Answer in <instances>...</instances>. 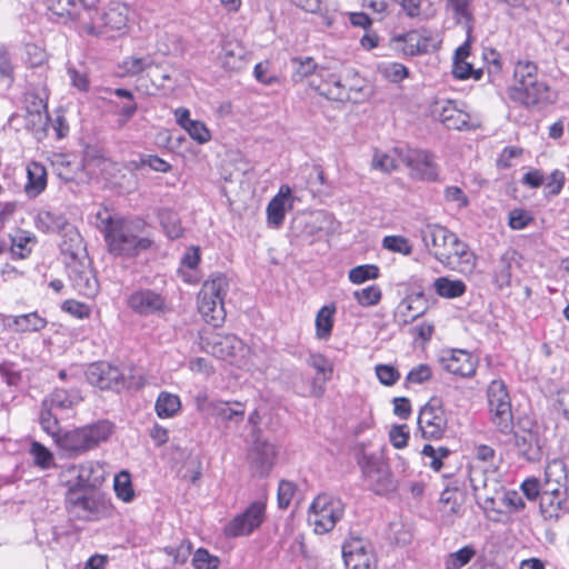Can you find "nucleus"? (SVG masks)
<instances>
[{"instance_id": "1", "label": "nucleus", "mask_w": 569, "mask_h": 569, "mask_svg": "<svg viewBox=\"0 0 569 569\" xmlns=\"http://www.w3.org/2000/svg\"><path fill=\"white\" fill-rule=\"evenodd\" d=\"M508 97L526 108H543L555 102L556 96L543 80L538 78L536 63L518 61L513 69V84L507 90Z\"/></svg>"}, {"instance_id": "2", "label": "nucleus", "mask_w": 569, "mask_h": 569, "mask_svg": "<svg viewBox=\"0 0 569 569\" xmlns=\"http://www.w3.org/2000/svg\"><path fill=\"white\" fill-rule=\"evenodd\" d=\"M100 219V228L103 230L108 250L114 256L133 258L150 250L154 242L148 237H138L133 233L131 226L123 219H114L110 214Z\"/></svg>"}, {"instance_id": "3", "label": "nucleus", "mask_w": 569, "mask_h": 569, "mask_svg": "<svg viewBox=\"0 0 569 569\" xmlns=\"http://www.w3.org/2000/svg\"><path fill=\"white\" fill-rule=\"evenodd\" d=\"M112 433L113 425L108 420H100L62 432L57 437L56 443L67 457L74 458L106 442Z\"/></svg>"}, {"instance_id": "4", "label": "nucleus", "mask_w": 569, "mask_h": 569, "mask_svg": "<svg viewBox=\"0 0 569 569\" xmlns=\"http://www.w3.org/2000/svg\"><path fill=\"white\" fill-rule=\"evenodd\" d=\"M229 290V280L222 273L207 279L198 293V310L203 320L213 327L220 326L226 319L224 297Z\"/></svg>"}, {"instance_id": "5", "label": "nucleus", "mask_w": 569, "mask_h": 569, "mask_svg": "<svg viewBox=\"0 0 569 569\" xmlns=\"http://www.w3.org/2000/svg\"><path fill=\"white\" fill-rule=\"evenodd\" d=\"M360 466L366 487L379 496H386L397 489V481L388 463L377 453H361Z\"/></svg>"}, {"instance_id": "6", "label": "nucleus", "mask_w": 569, "mask_h": 569, "mask_svg": "<svg viewBox=\"0 0 569 569\" xmlns=\"http://www.w3.org/2000/svg\"><path fill=\"white\" fill-rule=\"evenodd\" d=\"M489 420L495 429L506 436L513 430V413L507 386L502 380H493L487 389Z\"/></svg>"}, {"instance_id": "7", "label": "nucleus", "mask_w": 569, "mask_h": 569, "mask_svg": "<svg viewBox=\"0 0 569 569\" xmlns=\"http://www.w3.org/2000/svg\"><path fill=\"white\" fill-rule=\"evenodd\" d=\"M343 515V503L329 495H319L311 503L309 522L317 533H326L333 529Z\"/></svg>"}, {"instance_id": "8", "label": "nucleus", "mask_w": 569, "mask_h": 569, "mask_svg": "<svg viewBox=\"0 0 569 569\" xmlns=\"http://www.w3.org/2000/svg\"><path fill=\"white\" fill-rule=\"evenodd\" d=\"M418 429L426 440H440L448 429V418L439 398H431L418 415Z\"/></svg>"}, {"instance_id": "9", "label": "nucleus", "mask_w": 569, "mask_h": 569, "mask_svg": "<svg viewBox=\"0 0 569 569\" xmlns=\"http://www.w3.org/2000/svg\"><path fill=\"white\" fill-rule=\"evenodd\" d=\"M433 258L446 268L460 273H470L477 264V257L470 247L453 233L446 252H435Z\"/></svg>"}, {"instance_id": "10", "label": "nucleus", "mask_w": 569, "mask_h": 569, "mask_svg": "<svg viewBox=\"0 0 569 569\" xmlns=\"http://www.w3.org/2000/svg\"><path fill=\"white\" fill-rule=\"evenodd\" d=\"M399 160L410 169V176L418 180L435 181L438 178V168L433 156L421 149L406 147L395 148Z\"/></svg>"}, {"instance_id": "11", "label": "nucleus", "mask_w": 569, "mask_h": 569, "mask_svg": "<svg viewBox=\"0 0 569 569\" xmlns=\"http://www.w3.org/2000/svg\"><path fill=\"white\" fill-rule=\"evenodd\" d=\"M66 503L70 513L83 520H96L104 515L106 501L86 490L69 488Z\"/></svg>"}, {"instance_id": "12", "label": "nucleus", "mask_w": 569, "mask_h": 569, "mask_svg": "<svg viewBox=\"0 0 569 569\" xmlns=\"http://www.w3.org/2000/svg\"><path fill=\"white\" fill-rule=\"evenodd\" d=\"M61 481L69 485V488L80 490L94 488L103 481V469L98 462L93 461L72 465L62 471Z\"/></svg>"}, {"instance_id": "13", "label": "nucleus", "mask_w": 569, "mask_h": 569, "mask_svg": "<svg viewBox=\"0 0 569 569\" xmlns=\"http://www.w3.org/2000/svg\"><path fill=\"white\" fill-rule=\"evenodd\" d=\"M277 458L274 445L263 439V437L251 439V445L247 452V461L252 476L266 477L270 473Z\"/></svg>"}, {"instance_id": "14", "label": "nucleus", "mask_w": 569, "mask_h": 569, "mask_svg": "<svg viewBox=\"0 0 569 569\" xmlns=\"http://www.w3.org/2000/svg\"><path fill=\"white\" fill-rule=\"evenodd\" d=\"M204 348L212 356L231 363L239 362L247 353V347L234 335L214 333L204 340Z\"/></svg>"}, {"instance_id": "15", "label": "nucleus", "mask_w": 569, "mask_h": 569, "mask_svg": "<svg viewBox=\"0 0 569 569\" xmlns=\"http://www.w3.org/2000/svg\"><path fill=\"white\" fill-rule=\"evenodd\" d=\"M266 513V502L253 501L240 515L236 516L224 528L227 537H242L250 535L263 522Z\"/></svg>"}, {"instance_id": "16", "label": "nucleus", "mask_w": 569, "mask_h": 569, "mask_svg": "<svg viewBox=\"0 0 569 569\" xmlns=\"http://www.w3.org/2000/svg\"><path fill=\"white\" fill-rule=\"evenodd\" d=\"M36 224L39 230L48 233L66 231V236L70 237L76 249H79L81 246V236L71 224H69L66 217L59 212L41 210L37 216ZM62 250L70 251L72 256L77 254L73 250V244L68 248H62Z\"/></svg>"}, {"instance_id": "17", "label": "nucleus", "mask_w": 569, "mask_h": 569, "mask_svg": "<svg viewBox=\"0 0 569 569\" xmlns=\"http://www.w3.org/2000/svg\"><path fill=\"white\" fill-rule=\"evenodd\" d=\"M88 382L102 390H120L126 387L123 375L118 367L106 361H98L89 365L86 370Z\"/></svg>"}, {"instance_id": "18", "label": "nucleus", "mask_w": 569, "mask_h": 569, "mask_svg": "<svg viewBox=\"0 0 569 569\" xmlns=\"http://www.w3.org/2000/svg\"><path fill=\"white\" fill-rule=\"evenodd\" d=\"M342 557L347 569H372L373 556L370 543L362 538L351 537L342 546Z\"/></svg>"}, {"instance_id": "19", "label": "nucleus", "mask_w": 569, "mask_h": 569, "mask_svg": "<svg viewBox=\"0 0 569 569\" xmlns=\"http://www.w3.org/2000/svg\"><path fill=\"white\" fill-rule=\"evenodd\" d=\"M128 307L140 316H150L162 312L166 299L162 295L151 289L133 291L127 299Z\"/></svg>"}, {"instance_id": "20", "label": "nucleus", "mask_w": 569, "mask_h": 569, "mask_svg": "<svg viewBox=\"0 0 569 569\" xmlns=\"http://www.w3.org/2000/svg\"><path fill=\"white\" fill-rule=\"evenodd\" d=\"M69 279L73 289L87 298H93L99 291L93 271L81 262H74L69 267Z\"/></svg>"}, {"instance_id": "21", "label": "nucleus", "mask_w": 569, "mask_h": 569, "mask_svg": "<svg viewBox=\"0 0 569 569\" xmlns=\"http://www.w3.org/2000/svg\"><path fill=\"white\" fill-rule=\"evenodd\" d=\"M455 232L437 223H428L420 230V237L428 250L433 257L435 252H446L448 243Z\"/></svg>"}, {"instance_id": "22", "label": "nucleus", "mask_w": 569, "mask_h": 569, "mask_svg": "<svg viewBox=\"0 0 569 569\" xmlns=\"http://www.w3.org/2000/svg\"><path fill=\"white\" fill-rule=\"evenodd\" d=\"M129 8L121 2H110L102 11V36L111 31L124 32L128 26Z\"/></svg>"}, {"instance_id": "23", "label": "nucleus", "mask_w": 569, "mask_h": 569, "mask_svg": "<svg viewBox=\"0 0 569 569\" xmlns=\"http://www.w3.org/2000/svg\"><path fill=\"white\" fill-rule=\"evenodd\" d=\"M441 363L448 372L460 377H471L476 372V360L465 350H452L448 357L441 358Z\"/></svg>"}, {"instance_id": "24", "label": "nucleus", "mask_w": 569, "mask_h": 569, "mask_svg": "<svg viewBox=\"0 0 569 569\" xmlns=\"http://www.w3.org/2000/svg\"><path fill=\"white\" fill-rule=\"evenodd\" d=\"M99 18H102V12L96 6L89 4L87 0H80L73 21H77L89 36H102V21Z\"/></svg>"}, {"instance_id": "25", "label": "nucleus", "mask_w": 569, "mask_h": 569, "mask_svg": "<svg viewBox=\"0 0 569 569\" xmlns=\"http://www.w3.org/2000/svg\"><path fill=\"white\" fill-rule=\"evenodd\" d=\"M469 481L477 500H483L486 505L492 506L495 498L488 495L490 477L482 467L471 465L469 468Z\"/></svg>"}, {"instance_id": "26", "label": "nucleus", "mask_w": 569, "mask_h": 569, "mask_svg": "<svg viewBox=\"0 0 569 569\" xmlns=\"http://www.w3.org/2000/svg\"><path fill=\"white\" fill-rule=\"evenodd\" d=\"M291 196L288 186H281L279 192L269 201L267 206L268 223L273 227H280L284 220L286 204Z\"/></svg>"}, {"instance_id": "27", "label": "nucleus", "mask_w": 569, "mask_h": 569, "mask_svg": "<svg viewBox=\"0 0 569 569\" xmlns=\"http://www.w3.org/2000/svg\"><path fill=\"white\" fill-rule=\"evenodd\" d=\"M517 252L507 250L501 254L495 264L493 280L496 286L502 290L511 284L512 269L516 264Z\"/></svg>"}, {"instance_id": "28", "label": "nucleus", "mask_w": 569, "mask_h": 569, "mask_svg": "<svg viewBox=\"0 0 569 569\" xmlns=\"http://www.w3.org/2000/svg\"><path fill=\"white\" fill-rule=\"evenodd\" d=\"M440 121L453 130H463L469 128L470 116L458 109L453 101H447L439 113Z\"/></svg>"}, {"instance_id": "29", "label": "nucleus", "mask_w": 569, "mask_h": 569, "mask_svg": "<svg viewBox=\"0 0 569 569\" xmlns=\"http://www.w3.org/2000/svg\"><path fill=\"white\" fill-rule=\"evenodd\" d=\"M540 513L546 520H558L569 512L568 498L542 493L539 499Z\"/></svg>"}, {"instance_id": "30", "label": "nucleus", "mask_w": 569, "mask_h": 569, "mask_svg": "<svg viewBox=\"0 0 569 569\" xmlns=\"http://www.w3.org/2000/svg\"><path fill=\"white\" fill-rule=\"evenodd\" d=\"M246 49L237 41L224 43L220 52L221 66L226 70H240L246 64Z\"/></svg>"}, {"instance_id": "31", "label": "nucleus", "mask_w": 569, "mask_h": 569, "mask_svg": "<svg viewBox=\"0 0 569 569\" xmlns=\"http://www.w3.org/2000/svg\"><path fill=\"white\" fill-rule=\"evenodd\" d=\"M46 3L50 19L63 23L74 20L80 6V1L76 2L74 0H47Z\"/></svg>"}, {"instance_id": "32", "label": "nucleus", "mask_w": 569, "mask_h": 569, "mask_svg": "<svg viewBox=\"0 0 569 569\" xmlns=\"http://www.w3.org/2000/svg\"><path fill=\"white\" fill-rule=\"evenodd\" d=\"M27 176L28 181L24 184V192L28 194V197L36 198L46 189V168L38 162H32L27 168Z\"/></svg>"}, {"instance_id": "33", "label": "nucleus", "mask_w": 569, "mask_h": 569, "mask_svg": "<svg viewBox=\"0 0 569 569\" xmlns=\"http://www.w3.org/2000/svg\"><path fill=\"white\" fill-rule=\"evenodd\" d=\"M82 400L78 390H64L54 389L49 396L42 401L44 406H49L52 409L67 410L77 406Z\"/></svg>"}, {"instance_id": "34", "label": "nucleus", "mask_w": 569, "mask_h": 569, "mask_svg": "<svg viewBox=\"0 0 569 569\" xmlns=\"http://www.w3.org/2000/svg\"><path fill=\"white\" fill-rule=\"evenodd\" d=\"M316 90L319 92V94L333 101H345L352 99L346 89V83H342L341 79L335 74H329L328 79L316 86Z\"/></svg>"}, {"instance_id": "35", "label": "nucleus", "mask_w": 569, "mask_h": 569, "mask_svg": "<svg viewBox=\"0 0 569 569\" xmlns=\"http://www.w3.org/2000/svg\"><path fill=\"white\" fill-rule=\"evenodd\" d=\"M473 0H446V8L451 12L457 23L463 24L468 32H471L473 22Z\"/></svg>"}, {"instance_id": "36", "label": "nucleus", "mask_w": 569, "mask_h": 569, "mask_svg": "<svg viewBox=\"0 0 569 569\" xmlns=\"http://www.w3.org/2000/svg\"><path fill=\"white\" fill-rule=\"evenodd\" d=\"M211 416L218 417L224 421H241L244 416V406L241 402H226L216 400L211 405Z\"/></svg>"}, {"instance_id": "37", "label": "nucleus", "mask_w": 569, "mask_h": 569, "mask_svg": "<svg viewBox=\"0 0 569 569\" xmlns=\"http://www.w3.org/2000/svg\"><path fill=\"white\" fill-rule=\"evenodd\" d=\"M433 288L438 296L447 299L459 298L467 290V286L462 280H452L447 277L437 278L433 282Z\"/></svg>"}, {"instance_id": "38", "label": "nucleus", "mask_w": 569, "mask_h": 569, "mask_svg": "<svg viewBox=\"0 0 569 569\" xmlns=\"http://www.w3.org/2000/svg\"><path fill=\"white\" fill-rule=\"evenodd\" d=\"M335 305L323 306L316 316V331L319 339L327 340L333 328Z\"/></svg>"}, {"instance_id": "39", "label": "nucleus", "mask_w": 569, "mask_h": 569, "mask_svg": "<svg viewBox=\"0 0 569 569\" xmlns=\"http://www.w3.org/2000/svg\"><path fill=\"white\" fill-rule=\"evenodd\" d=\"M181 408L180 398L176 395L162 391L156 401V411L160 418L174 416Z\"/></svg>"}, {"instance_id": "40", "label": "nucleus", "mask_w": 569, "mask_h": 569, "mask_svg": "<svg viewBox=\"0 0 569 569\" xmlns=\"http://www.w3.org/2000/svg\"><path fill=\"white\" fill-rule=\"evenodd\" d=\"M158 216L168 238L174 240L182 236L183 229L176 212L170 209H161Z\"/></svg>"}, {"instance_id": "41", "label": "nucleus", "mask_w": 569, "mask_h": 569, "mask_svg": "<svg viewBox=\"0 0 569 569\" xmlns=\"http://www.w3.org/2000/svg\"><path fill=\"white\" fill-rule=\"evenodd\" d=\"M36 242L34 236L26 231H19L11 237L10 251L13 259H24L31 253L29 243Z\"/></svg>"}, {"instance_id": "42", "label": "nucleus", "mask_w": 569, "mask_h": 569, "mask_svg": "<svg viewBox=\"0 0 569 569\" xmlns=\"http://www.w3.org/2000/svg\"><path fill=\"white\" fill-rule=\"evenodd\" d=\"M543 481L568 486V468L563 460L553 459L545 468Z\"/></svg>"}, {"instance_id": "43", "label": "nucleus", "mask_w": 569, "mask_h": 569, "mask_svg": "<svg viewBox=\"0 0 569 569\" xmlns=\"http://www.w3.org/2000/svg\"><path fill=\"white\" fill-rule=\"evenodd\" d=\"M113 489L119 499L130 502L134 498L130 473L126 470L120 471L114 477Z\"/></svg>"}, {"instance_id": "44", "label": "nucleus", "mask_w": 569, "mask_h": 569, "mask_svg": "<svg viewBox=\"0 0 569 569\" xmlns=\"http://www.w3.org/2000/svg\"><path fill=\"white\" fill-rule=\"evenodd\" d=\"M52 408L49 406H44V402H41V410L39 415V422L41 425V428L43 431H46L48 435L52 436L54 440L58 436L61 435L60 432V426L58 418L52 412Z\"/></svg>"}, {"instance_id": "45", "label": "nucleus", "mask_w": 569, "mask_h": 569, "mask_svg": "<svg viewBox=\"0 0 569 569\" xmlns=\"http://www.w3.org/2000/svg\"><path fill=\"white\" fill-rule=\"evenodd\" d=\"M291 64L293 68L292 80L295 82L302 81L306 77L312 74L317 69V63L311 57H295L291 59Z\"/></svg>"}, {"instance_id": "46", "label": "nucleus", "mask_w": 569, "mask_h": 569, "mask_svg": "<svg viewBox=\"0 0 569 569\" xmlns=\"http://www.w3.org/2000/svg\"><path fill=\"white\" fill-rule=\"evenodd\" d=\"M13 322L20 331H38L47 325V321L36 312L17 316Z\"/></svg>"}, {"instance_id": "47", "label": "nucleus", "mask_w": 569, "mask_h": 569, "mask_svg": "<svg viewBox=\"0 0 569 569\" xmlns=\"http://www.w3.org/2000/svg\"><path fill=\"white\" fill-rule=\"evenodd\" d=\"M476 555L471 546H466L448 556L445 565L446 569H460L466 566Z\"/></svg>"}, {"instance_id": "48", "label": "nucleus", "mask_w": 569, "mask_h": 569, "mask_svg": "<svg viewBox=\"0 0 569 569\" xmlns=\"http://www.w3.org/2000/svg\"><path fill=\"white\" fill-rule=\"evenodd\" d=\"M378 276L379 268L376 264H361L349 271V280L357 284L363 283L367 280L377 279Z\"/></svg>"}, {"instance_id": "49", "label": "nucleus", "mask_w": 569, "mask_h": 569, "mask_svg": "<svg viewBox=\"0 0 569 569\" xmlns=\"http://www.w3.org/2000/svg\"><path fill=\"white\" fill-rule=\"evenodd\" d=\"M30 455L33 457L34 465L42 469H49L53 463L52 453L40 442H32Z\"/></svg>"}, {"instance_id": "50", "label": "nucleus", "mask_w": 569, "mask_h": 569, "mask_svg": "<svg viewBox=\"0 0 569 569\" xmlns=\"http://www.w3.org/2000/svg\"><path fill=\"white\" fill-rule=\"evenodd\" d=\"M192 565L196 569H217L220 565V559L211 555L207 549L199 548L193 555Z\"/></svg>"}, {"instance_id": "51", "label": "nucleus", "mask_w": 569, "mask_h": 569, "mask_svg": "<svg viewBox=\"0 0 569 569\" xmlns=\"http://www.w3.org/2000/svg\"><path fill=\"white\" fill-rule=\"evenodd\" d=\"M355 298L361 306H376L381 299V290L378 286H368L361 290L355 291Z\"/></svg>"}, {"instance_id": "52", "label": "nucleus", "mask_w": 569, "mask_h": 569, "mask_svg": "<svg viewBox=\"0 0 569 569\" xmlns=\"http://www.w3.org/2000/svg\"><path fill=\"white\" fill-rule=\"evenodd\" d=\"M382 246L385 249L399 252L405 256H408L412 252V246L409 240L401 236H387L382 240Z\"/></svg>"}, {"instance_id": "53", "label": "nucleus", "mask_w": 569, "mask_h": 569, "mask_svg": "<svg viewBox=\"0 0 569 569\" xmlns=\"http://www.w3.org/2000/svg\"><path fill=\"white\" fill-rule=\"evenodd\" d=\"M153 66V61L150 57H129L123 61V69L130 76H136L140 72H143L148 69H151Z\"/></svg>"}, {"instance_id": "54", "label": "nucleus", "mask_w": 569, "mask_h": 569, "mask_svg": "<svg viewBox=\"0 0 569 569\" xmlns=\"http://www.w3.org/2000/svg\"><path fill=\"white\" fill-rule=\"evenodd\" d=\"M163 551L173 558L174 563L183 565L192 551V545L189 540H182L179 546H167Z\"/></svg>"}, {"instance_id": "55", "label": "nucleus", "mask_w": 569, "mask_h": 569, "mask_svg": "<svg viewBox=\"0 0 569 569\" xmlns=\"http://www.w3.org/2000/svg\"><path fill=\"white\" fill-rule=\"evenodd\" d=\"M375 371L380 383L387 387L396 385L400 379V372L391 365H377Z\"/></svg>"}, {"instance_id": "56", "label": "nucleus", "mask_w": 569, "mask_h": 569, "mask_svg": "<svg viewBox=\"0 0 569 569\" xmlns=\"http://www.w3.org/2000/svg\"><path fill=\"white\" fill-rule=\"evenodd\" d=\"M142 167H149L157 172H169L171 170V164L156 154L141 156L140 161L136 163V169Z\"/></svg>"}, {"instance_id": "57", "label": "nucleus", "mask_w": 569, "mask_h": 569, "mask_svg": "<svg viewBox=\"0 0 569 569\" xmlns=\"http://www.w3.org/2000/svg\"><path fill=\"white\" fill-rule=\"evenodd\" d=\"M26 112L28 117H38L40 113H47V102L36 93H28L26 96Z\"/></svg>"}, {"instance_id": "58", "label": "nucleus", "mask_w": 569, "mask_h": 569, "mask_svg": "<svg viewBox=\"0 0 569 569\" xmlns=\"http://www.w3.org/2000/svg\"><path fill=\"white\" fill-rule=\"evenodd\" d=\"M296 491L293 482L281 480L278 486L277 501L280 509H287L292 500Z\"/></svg>"}, {"instance_id": "59", "label": "nucleus", "mask_w": 569, "mask_h": 569, "mask_svg": "<svg viewBox=\"0 0 569 569\" xmlns=\"http://www.w3.org/2000/svg\"><path fill=\"white\" fill-rule=\"evenodd\" d=\"M184 130L194 141L200 144L206 143L211 139L210 131L201 121L194 120L193 122H189Z\"/></svg>"}, {"instance_id": "60", "label": "nucleus", "mask_w": 569, "mask_h": 569, "mask_svg": "<svg viewBox=\"0 0 569 569\" xmlns=\"http://www.w3.org/2000/svg\"><path fill=\"white\" fill-rule=\"evenodd\" d=\"M371 166L373 169L389 173L397 168L396 160L392 156L376 151L372 158Z\"/></svg>"}, {"instance_id": "61", "label": "nucleus", "mask_w": 569, "mask_h": 569, "mask_svg": "<svg viewBox=\"0 0 569 569\" xmlns=\"http://www.w3.org/2000/svg\"><path fill=\"white\" fill-rule=\"evenodd\" d=\"M420 301L421 297L417 296L415 299L402 302L401 307H403L405 310H401V316L403 317L405 323H409L425 313L426 308H419L415 306V303Z\"/></svg>"}, {"instance_id": "62", "label": "nucleus", "mask_w": 569, "mask_h": 569, "mask_svg": "<svg viewBox=\"0 0 569 569\" xmlns=\"http://www.w3.org/2000/svg\"><path fill=\"white\" fill-rule=\"evenodd\" d=\"M389 439L395 448H405L408 445L409 439L407 425L393 426L389 431Z\"/></svg>"}, {"instance_id": "63", "label": "nucleus", "mask_w": 569, "mask_h": 569, "mask_svg": "<svg viewBox=\"0 0 569 569\" xmlns=\"http://www.w3.org/2000/svg\"><path fill=\"white\" fill-rule=\"evenodd\" d=\"M27 62L30 67H40L47 60L46 51L34 43L26 44Z\"/></svg>"}, {"instance_id": "64", "label": "nucleus", "mask_w": 569, "mask_h": 569, "mask_svg": "<svg viewBox=\"0 0 569 569\" xmlns=\"http://www.w3.org/2000/svg\"><path fill=\"white\" fill-rule=\"evenodd\" d=\"M431 376L432 371L429 366L419 365L408 372L406 381L409 383H423L425 381H428Z\"/></svg>"}]
</instances>
